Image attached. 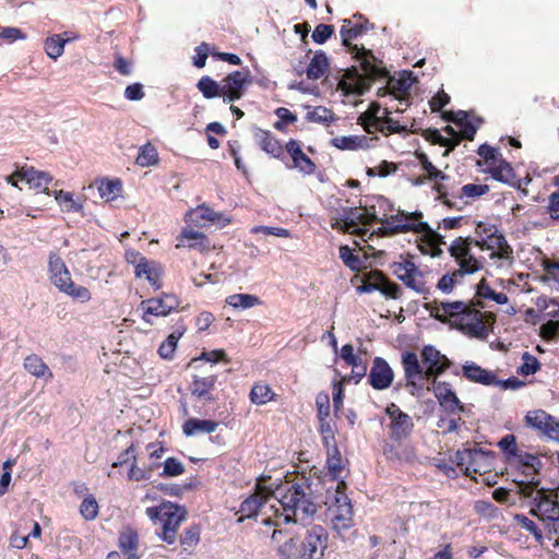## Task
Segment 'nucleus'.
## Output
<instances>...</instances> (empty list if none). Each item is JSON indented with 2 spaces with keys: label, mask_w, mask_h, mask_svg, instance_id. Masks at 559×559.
Masks as SVG:
<instances>
[{
  "label": "nucleus",
  "mask_w": 559,
  "mask_h": 559,
  "mask_svg": "<svg viewBox=\"0 0 559 559\" xmlns=\"http://www.w3.org/2000/svg\"><path fill=\"white\" fill-rule=\"evenodd\" d=\"M372 28L373 25L369 23L368 19L359 13L355 14L352 19H344L342 21L340 28L342 45L360 63L361 70L365 73V75L360 74L355 67L345 71L337 85V88L345 95H364L370 88L371 81L388 74L382 60H379L370 49L352 43V40Z\"/></svg>",
  "instance_id": "nucleus-1"
},
{
  "label": "nucleus",
  "mask_w": 559,
  "mask_h": 559,
  "mask_svg": "<svg viewBox=\"0 0 559 559\" xmlns=\"http://www.w3.org/2000/svg\"><path fill=\"white\" fill-rule=\"evenodd\" d=\"M484 307L480 301H437L433 300L425 305L436 320L442 323H451L454 328L472 337H483L487 335L486 323L488 320H495L492 313L481 312L476 307Z\"/></svg>",
  "instance_id": "nucleus-2"
},
{
  "label": "nucleus",
  "mask_w": 559,
  "mask_h": 559,
  "mask_svg": "<svg viewBox=\"0 0 559 559\" xmlns=\"http://www.w3.org/2000/svg\"><path fill=\"white\" fill-rule=\"evenodd\" d=\"M424 215L420 211L407 213L405 211H397V213L388 221L385 226L379 227L370 234V238L373 236H394L407 231L416 234H424V237L419 243V250L424 254L430 257H440L442 254L441 245H444L443 236L431 229V227L423 222Z\"/></svg>",
  "instance_id": "nucleus-3"
},
{
  "label": "nucleus",
  "mask_w": 559,
  "mask_h": 559,
  "mask_svg": "<svg viewBox=\"0 0 559 559\" xmlns=\"http://www.w3.org/2000/svg\"><path fill=\"white\" fill-rule=\"evenodd\" d=\"M508 468L518 473L521 478L516 480L520 485L521 492L525 497H531L538 481L535 480L542 462L539 457L533 453L524 451L519 447L516 437L512 433L503 436L497 443Z\"/></svg>",
  "instance_id": "nucleus-4"
},
{
  "label": "nucleus",
  "mask_w": 559,
  "mask_h": 559,
  "mask_svg": "<svg viewBox=\"0 0 559 559\" xmlns=\"http://www.w3.org/2000/svg\"><path fill=\"white\" fill-rule=\"evenodd\" d=\"M277 495L282 513H276V518L283 519L286 524L302 522L318 511V503L313 499L311 485L307 479L277 488Z\"/></svg>",
  "instance_id": "nucleus-5"
},
{
  "label": "nucleus",
  "mask_w": 559,
  "mask_h": 559,
  "mask_svg": "<svg viewBox=\"0 0 559 559\" xmlns=\"http://www.w3.org/2000/svg\"><path fill=\"white\" fill-rule=\"evenodd\" d=\"M146 515L153 522L160 523V531L157 536L168 545L175 544L178 537V530L187 518V510L173 502H163L156 507H148Z\"/></svg>",
  "instance_id": "nucleus-6"
},
{
  "label": "nucleus",
  "mask_w": 559,
  "mask_h": 559,
  "mask_svg": "<svg viewBox=\"0 0 559 559\" xmlns=\"http://www.w3.org/2000/svg\"><path fill=\"white\" fill-rule=\"evenodd\" d=\"M48 273L51 284L62 294L80 302H88L92 299L90 289L76 285L71 273L58 252L51 251L48 257Z\"/></svg>",
  "instance_id": "nucleus-7"
},
{
  "label": "nucleus",
  "mask_w": 559,
  "mask_h": 559,
  "mask_svg": "<svg viewBox=\"0 0 559 559\" xmlns=\"http://www.w3.org/2000/svg\"><path fill=\"white\" fill-rule=\"evenodd\" d=\"M346 487L344 480H338L334 492L325 501L333 530L342 537L354 526L353 506L345 492Z\"/></svg>",
  "instance_id": "nucleus-8"
},
{
  "label": "nucleus",
  "mask_w": 559,
  "mask_h": 559,
  "mask_svg": "<svg viewBox=\"0 0 559 559\" xmlns=\"http://www.w3.org/2000/svg\"><path fill=\"white\" fill-rule=\"evenodd\" d=\"M495 459L496 456L492 451H485L478 448L456 452V463L461 468H464L465 475L474 477L473 475L479 474L484 476L483 481L489 486L497 483V474L486 476V474L490 473Z\"/></svg>",
  "instance_id": "nucleus-9"
},
{
  "label": "nucleus",
  "mask_w": 559,
  "mask_h": 559,
  "mask_svg": "<svg viewBox=\"0 0 559 559\" xmlns=\"http://www.w3.org/2000/svg\"><path fill=\"white\" fill-rule=\"evenodd\" d=\"M433 190L437 192L436 200L450 210L462 211L469 203L466 199L475 200L489 191L487 185L467 183L457 192L447 183L436 182Z\"/></svg>",
  "instance_id": "nucleus-10"
},
{
  "label": "nucleus",
  "mask_w": 559,
  "mask_h": 559,
  "mask_svg": "<svg viewBox=\"0 0 559 559\" xmlns=\"http://www.w3.org/2000/svg\"><path fill=\"white\" fill-rule=\"evenodd\" d=\"M390 269L407 288L421 295L430 293V285L427 280L429 272L418 269L411 257L401 255L400 261L393 262Z\"/></svg>",
  "instance_id": "nucleus-11"
},
{
  "label": "nucleus",
  "mask_w": 559,
  "mask_h": 559,
  "mask_svg": "<svg viewBox=\"0 0 559 559\" xmlns=\"http://www.w3.org/2000/svg\"><path fill=\"white\" fill-rule=\"evenodd\" d=\"M475 239L472 237H457L448 248L450 257L459 266L457 270L467 275L474 274L483 269V262L472 253V246Z\"/></svg>",
  "instance_id": "nucleus-12"
},
{
  "label": "nucleus",
  "mask_w": 559,
  "mask_h": 559,
  "mask_svg": "<svg viewBox=\"0 0 559 559\" xmlns=\"http://www.w3.org/2000/svg\"><path fill=\"white\" fill-rule=\"evenodd\" d=\"M384 414L388 437L395 440H409L415 428L413 418L393 402L386 405Z\"/></svg>",
  "instance_id": "nucleus-13"
},
{
  "label": "nucleus",
  "mask_w": 559,
  "mask_h": 559,
  "mask_svg": "<svg viewBox=\"0 0 559 559\" xmlns=\"http://www.w3.org/2000/svg\"><path fill=\"white\" fill-rule=\"evenodd\" d=\"M378 78L377 80H379ZM382 79H388L386 86L379 88L378 95H392L404 108H396V111L403 112L409 105L411 88L415 81L412 71H402L397 78L390 76L388 73Z\"/></svg>",
  "instance_id": "nucleus-14"
},
{
  "label": "nucleus",
  "mask_w": 559,
  "mask_h": 559,
  "mask_svg": "<svg viewBox=\"0 0 559 559\" xmlns=\"http://www.w3.org/2000/svg\"><path fill=\"white\" fill-rule=\"evenodd\" d=\"M380 292L386 298L399 299L402 296V288L392 282L382 271L371 270L361 276V285L358 293Z\"/></svg>",
  "instance_id": "nucleus-15"
},
{
  "label": "nucleus",
  "mask_w": 559,
  "mask_h": 559,
  "mask_svg": "<svg viewBox=\"0 0 559 559\" xmlns=\"http://www.w3.org/2000/svg\"><path fill=\"white\" fill-rule=\"evenodd\" d=\"M525 426L537 431L540 438L559 443V419L544 409H535L526 413Z\"/></svg>",
  "instance_id": "nucleus-16"
},
{
  "label": "nucleus",
  "mask_w": 559,
  "mask_h": 559,
  "mask_svg": "<svg viewBox=\"0 0 559 559\" xmlns=\"http://www.w3.org/2000/svg\"><path fill=\"white\" fill-rule=\"evenodd\" d=\"M329 533L321 525H313L307 530L300 544V559H322L328 548Z\"/></svg>",
  "instance_id": "nucleus-17"
},
{
  "label": "nucleus",
  "mask_w": 559,
  "mask_h": 559,
  "mask_svg": "<svg viewBox=\"0 0 559 559\" xmlns=\"http://www.w3.org/2000/svg\"><path fill=\"white\" fill-rule=\"evenodd\" d=\"M382 454L392 464H414L418 461L417 450L409 440H395L388 437L382 445Z\"/></svg>",
  "instance_id": "nucleus-18"
},
{
  "label": "nucleus",
  "mask_w": 559,
  "mask_h": 559,
  "mask_svg": "<svg viewBox=\"0 0 559 559\" xmlns=\"http://www.w3.org/2000/svg\"><path fill=\"white\" fill-rule=\"evenodd\" d=\"M128 263L134 265L135 277L145 276L147 282L156 289L162 287V267L154 261L147 260L144 255L135 250L126 252Z\"/></svg>",
  "instance_id": "nucleus-19"
},
{
  "label": "nucleus",
  "mask_w": 559,
  "mask_h": 559,
  "mask_svg": "<svg viewBox=\"0 0 559 559\" xmlns=\"http://www.w3.org/2000/svg\"><path fill=\"white\" fill-rule=\"evenodd\" d=\"M402 367L404 370L405 386L411 394L423 389V381L426 380L425 368L420 365L418 356L414 352L402 353Z\"/></svg>",
  "instance_id": "nucleus-20"
},
{
  "label": "nucleus",
  "mask_w": 559,
  "mask_h": 559,
  "mask_svg": "<svg viewBox=\"0 0 559 559\" xmlns=\"http://www.w3.org/2000/svg\"><path fill=\"white\" fill-rule=\"evenodd\" d=\"M420 356L425 368L426 380L431 383L436 382L437 378L451 365L447 356L442 355L431 345L424 346Z\"/></svg>",
  "instance_id": "nucleus-21"
},
{
  "label": "nucleus",
  "mask_w": 559,
  "mask_h": 559,
  "mask_svg": "<svg viewBox=\"0 0 559 559\" xmlns=\"http://www.w3.org/2000/svg\"><path fill=\"white\" fill-rule=\"evenodd\" d=\"M250 82V71L248 69L246 71H233L227 74L222 82L223 103L230 104L240 99Z\"/></svg>",
  "instance_id": "nucleus-22"
},
{
  "label": "nucleus",
  "mask_w": 559,
  "mask_h": 559,
  "mask_svg": "<svg viewBox=\"0 0 559 559\" xmlns=\"http://www.w3.org/2000/svg\"><path fill=\"white\" fill-rule=\"evenodd\" d=\"M531 514L537 516L543 522L559 521V501L558 493L547 495L543 490H537L534 497V506Z\"/></svg>",
  "instance_id": "nucleus-23"
},
{
  "label": "nucleus",
  "mask_w": 559,
  "mask_h": 559,
  "mask_svg": "<svg viewBox=\"0 0 559 559\" xmlns=\"http://www.w3.org/2000/svg\"><path fill=\"white\" fill-rule=\"evenodd\" d=\"M433 394L440 407L449 415H459L465 412L464 404L460 401L451 385L444 381L432 382Z\"/></svg>",
  "instance_id": "nucleus-24"
},
{
  "label": "nucleus",
  "mask_w": 559,
  "mask_h": 559,
  "mask_svg": "<svg viewBox=\"0 0 559 559\" xmlns=\"http://www.w3.org/2000/svg\"><path fill=\"white\" fill-rule=\"evenodd\" d=\"M475 246L481 250L491 251V259H499L508 262L509 264L513 261V250L506 240L504 236L498 230L493 234H488V237L481 240L475 239Z\"/></svg>",
  "instance_id": "nucleus-25"
},
{
  "label": "nucleus",
  "mask_w": 559,
  "mask_h": 559,
  "mask_svg": "<svg viewBox=\"0 0 559 559\" xmlns=\"http://www.w3.org/2000/svg\"><path fill=\"white\" fill-rule=\"evenodd\" d=\"M394 380V371L382 357H374L368 373V384L378 391L389 389Z\"/></svg>",
  "instance_id": "nucleus-26"
},
{
  "label": "nucleus",
  "mask_w": 559,
  "mask_h": 559,
  "mask_svg": "<svg viewBox=\"0 0 559 559\" xmlns=\"http://www.w3.org/2000/svg\"><path fill=\"white\" fill-rule=\"evenodd\" d=\"M273 495L274 492L269 487L258 485L254 492L241 502L238 511L241 515L238 522L255 516Z\"/></svg>",
  "instance_id": "nucleus-27"
},
{
  "label": "nucleus",
  "mask_w": 559,
  "mask_h": 559,
  "mask_svg": "<svg viewBox=\"0 0 559 559\" xmlns=\"http://www.w3.org/2000/svg\"><path fill=\"white\" fill-rule=\"evenodd\" d=\"M284 154L292 159V167L304 175H312L316 173V163L304 153L301 142L290 139L285 144Z\"/></svg>",
  "instance_id": "nucleus-28"
},
{
  "label": "nucleus",
  "mask_w": 559,
  "mask_h": 559,
  "mask_svg": "<svg viewBox=\"0 0 559 559\" xmlns=\"http://www.w3.org/2000/svg\"><path fill=\"white\" fill-rule=\"evenodd\" d=\"M253 139L255 144L272 158L284 162L286 155L284 154L285 145L277 139L270 130L261 128L253 129Z\"/></svg>",
  "instance_id": "nucleus-29"
},
{
  "label": "nucleus",
  "mask_w": 559,
  "mask_h": 559,
  "mask_svg": "<svg viewBox=\"0 0 559 559\" xmlns=\"http://www.w3.org/2000/svg\"><path fill=\"white\" fill-rule=\"evenodd\" d=\"M170 299L171 302H167V300L162 299V297L143 300L140 306L141 309L143 310L142 319L147 323H152L150 320V316H168L171 311L176 310L179 307V300L177 297H171Z\"/></svg>",
  "instance_id": "nucleus-30"
},
{
  "label": "nucleus",
  "mask_w": 559,
  "mask_h": 559,
  "mask_svg": "<svg viewBox=\"0 0 559 559\" xmlns=\"http://www.w3.org/2000/svg\"><path fill=\"white\" fill-rule=\"evenodd\" d=\"M21 180H25L31 188L50 195L48 185L52 181V176L49 173L25 165L22 167Z\"/></svg>",
  "instance_id": "nucleus-31"
},
{
  "label": "nucleus",
  "mask_w": 559,
  "mask_h": 559,
  "mask_svg": "<svg viewBox=\"0 0 559 559\" xmlns=\"http://www.w3.org/2000/svg\"><path fill=\"white\" fill-rule=\"evenodd\" d=\"M216 382V374H210L206 377L194 376L190 386L192 396L203 400L204 402H214L215 397L212 392L215 389Z\"/></svg>",
  "instance_id": "nucleus-32"
},
{
  "label": "nucleus",
  "mask_w": 559,
  "mask_h": 559,
  "mask_svg": "<svg viewBox=\"0 0 559 559\" xmlns=\"http://www.w3.org/2000/svg\"><path fill=\"white\" fill-rule=\"evenodd\" d=\"M462 372L471 382L484 385H493L498 382L497 376L492 371L486 370L475 362H466L463 365Z\"/></svg>",
  "instance_id": "nucleus-33"
},
{
  "label": "nucleus",
  "mask_w": 559,
  "mask_h": 559,
  "mask_svg": "<svg viewBox=\"0 0 559 559\" xmlns=\"http://www.w3.org/2000/svg\"><path fill=\"white\" fill-rule=\"evenodd\" d=\"M24 369L32 376L46 381L51 380L53 374L46 362L37 354L27 355L23 362Z\"/></svg>",
  "instance_id": "nucleus-34"
},
{
  "label": "nucleus",
  "mask_w": 559,
  "mask_h": 559,
  "mask_svg": "<svg viewBox=\"0 0 559 559\" xmlns=\"http://www.w3.org/2000/svg\"><path fill=\"white\" fill-rule=\"evenodd\" d=\"M329 68L330 61L326 53L323 50H317L307 67V78L319 80L329 71Z\"/></svg>",
  "instance_id": "nucleus-35"
},
{
  "label": "nucleus",
  "mask_w": 559,
  "mask_h": 559,
  "mask_svg": "<svg viewBox=\"0 0 559 559\" xmlns=\"http://www.w3.org/2000/svg\"><path fill=\"white\" fill-rule=\"evenodd\" d=\"M275 399L276 393L263 381L254 382L249 393L250 402L258 406L265 405L269 402L275 401Z\"/></svg>",
  "instance_id": "nucleus-36"
},
{
  "label": "nucleus",
  "mask_w": 559,
  "mask_h": 559,
  "mask_svg": "<svg viewBox=\"0 0 559 559\" xmlns=\"http://www.w3.org/2000/svg\"><path fill=\"white\" fill-rule=\"evenodd\" d=\"M218 427V423L211 419L189 418L182 425V431L186 436L197 433H212Z\"/></svg>",
  "instance_id": "nucleus-37"
},
{
  "label": "nucleus",
  "mask_w": 559,
  "mask_h": 559,
  "mask_svg": "<svg viewBox=\"0 0 559 559\" xmlns=\"http://www.w3.org/2000/svg\"><path fill=\"white\" fill-rule=\"evenodd\" d=\"M488 173L495 180L503 183H512L515 178L513 167L503 157H501L492 167L488 168Z\"/></svg>",
  "instance_id": "nucleus-38"
},
{
  "label": "nucleus",
  "mask_w": 559,
  "mask_h": 559,
  "mask_svg": "<svg viewBox=\"0 0 559 559\" xmlns=\"http://www.w3.org/2000/svg\"><path fill=\"white\" fill-rule=\"evenodd\" d=\"M118 546L123 554L136 552L139 549L138 532L130 526L124 527L119 533Z\"/></svg>",
  "instance_id": "nucleus-39"
},
{
  "label": "nucleus",
  "mask_w": 559,
  "mask_h": 559,
  "mask_svg": "<svg viewBox=\"0 0 559 559\" xmlns=\"http://www.w3.org/2000/svg\"><path fill=\"white\" fill-rule=\"evenodd\" d=\"M368 139L365 135H343L332 139L334 147L342 151H356L367 146Z\"/></svg>",
  "instance_id": "nucleus-40"
},
{
  "label": "nucleus",
  "mask_w": 559,
  "mask_h": 559,
  "mask_svg": "<svg viewBox=\"0 0 559 559\" xmlns=\"http://www.w3.org/2000/svg\"><path fill=\"white\" fill-rule=\"evenodd\" d=\"M201 527L199 524H191L186 527L179 537V543L182 549L187 552H192L200 543Z\"/></svg>",
  "instance_id": "nucleus-41"
},
{
  "label": "nucleus",
  "mask_w": 559,
  "mask_h": 559,
  "mask_svg": "<svg viewBox=\"0 0 559 559\" xmlns=\"http://www.w3.org/2000/svg\"><path fill=\"white\" fill-rule=\"evenodd\" d=\"M197 88L206 99H212L215 97L223 98L222 84H219L217 81H215L209 75H204L198 81Z\"/></svg>",
  "instance_id": "nucleus-42"
},
{
  "label": "nucleus",
  "mask_w": 559,
  "mask_h": 559,
  "mask_svg": "<svg viewBox=\"0 0 559 559\" xmlns=\"http://www.w3.org/2000/svg\"><path fill=\"white\" fill-rule=\"evenodd\" d=\"M381 111V106L378 103H371L369 108L362 112L358 122L362 126L366 132L373 133V128L379 124V120L382 116H379Z\"/></svg>",
  "instance_id": "nucleus-43"
},
{
  "label": "nucleus",
  "mask_w": 559,
  "mask_h": 559,
  "mask_svg": "<svg viewBox=\"0 0 559 559\" xmlns=\"http://www.w3.org/2000/svg\"><path fill=\"white\" fill-rule=\"evenodd\" d=\"M467 275L460 270H453L451 272L445 273L440 277L436 287L438 290L443 294H451L454 287L463 282L464 276Z\"/></svg>",
  "instance_id": "nucleus-44"
},
{
  "label": "nucleus",
  "mask_w": 559,
  "mask_h": 559,
  "mask_svg": "<svg viewBox=\"0 0 559 559\" xmlns=\"http://www.w3.org/2000/svg\"><path fill=\"white\" fill-rule=\"evenodd\" d=\"M415 156L421 165L423 169L427 171L428 180L445 183V181L450 179V176L445 175L433 166V164L429 160L428 156L424 152L417 151Z\"/></svg>",
  "instance_id": "nucleus-45"
},
{
  "label": "nucleus",
  "mask_w": 559,
  "mask_h": 559,
  "mask_svg": "<svg viewBox=\"0 0 559 559\" xmlns=\"http://www.w3.org/2000/svg\"><path fill=\"white\" fill-rule=\"evenodd\" d=\"M391 111L388 108L383 109V116L379 120V124H377L373 128L374 132H381L384 135L393 134V133H400L402 131H405V127L401 126L399 121L392 119L390 117Z\"/></svg>",
  "instance_id": "nucleus-46"
},
{
  "label": "nucleus",
  "mask_w": 559,
  "mask_h": 559,
  "mask_svg": "<svg viewBox=\"0 0 559 559\" xmlns=\"http://www.w3.org/2000/svg\"><path fill=\"white\" fill-rule=\"evenodd\" d=\"M160 465V463H151L146 467L142 468L138 466L136 457L130 464L128 479L131 481L148 480L152 477L153 472Z\"/></svg>",
  "instance_id": "nucleus-47"
},
{
  "label": "nucleus",
  "mask_w": 559,
  "mask_h": 559,
  "mask_svg": "<svg viewBox=\"0 0 559 559\" xmlns=\"http://www.w3.org/2000/svg\"><path fill=\"white\" fill-rule=\"evenodd\" d=\"M226 304L235 309H248L262 304V300L250 294H234L226 298Z\"/></svg>",
  "instance_id": "nucleus-48"
},
{
  "label": "nucleus",
  "mask_w": 559,
  "mask_h": 559,
  "mask_svg": "<svg viewBox=\"0 0 559 559\" xmlns=\"http://www.w3.org/2000/svg\"><path fill=\"white\" fill-rule=\"evenodd\" d=\"M460 118H457L456 126L460 128V134L463 139L473 141L474 136L479 128V124L483 122L480 118H477L478 124H474L469 119L468 115L464 110H459Z\"/></svg>",
  "instance_id": "nucleus-49"
},
{
  "label": "nucleus",
  "mask_w": 559,
  "mask_h": 559,
  "mask_svg": "<svg viewBox=\"0 0 559 559\" xmlns=\"http://www.w3.org/2000/svg\"><path fill=\"white\" fill-rule=\"evenodd\" d=\"M53 197L57 203L61 206V210L63 212H81L83 210V204L75 201L73 198V193L71 192L56 190L53 192Z\"/></svg>",
  "instance_id": "nucleus-50"
},
{
  "label": "nucleus",
  "mask_w": 559,
  "mask_h": 559,
  "mask_svg": "<svg viewBox=\"0 0 559 559\" xmlns=\"http://www.w3.org/2000/svg\"><path fill=\"white\" fill-rule=\"evenodd\" d=\"M277 548V555L282 559H297L300 557V545L297 534L293 535Z\"/></svg>",
  "instance_id": "nucleus-51"
},
{
  "label": "nucleus",
  "mask_w": 559,
  "mask_h": 559,
  "mask_svg": "<svg viewBox=\"0 0 559 559\" xmlns=\"http://www.w3.org/2000/svg\"><path fill=\"white\" fill-rule=\"evenodd\" d=\"M306 120L309 122H317L329 126L331 122L336 120V116L333 110L326 107L316 106L307 112Z\"/></svg>",
  "instance_id": "nucleus-52"
},
{
  "label": "nucleus",
  "mask_w": 559,
  "mask_h": 559,
  "mask_svg": "<svg viewBox=\"0 0 559 559\" xmlns=\"http://www.w3.org/2000/svg\"><path fill=\"white\" fill-rule=\"evenodd\" d=\"M328 451V459H326V467L329 475L335 480L338 479L341 476V473L343 471V459L341 455V452L335 445L334 448H331V450Z\"/></svg>",
  "instance_id": "nucleus-53"
},
{
  "label": "nucleus",
  "mask_w": 559,
  "mask_h": 559,
  "mask_svg": "<svg viewBox=\"0 0 559 559\" xmlns=\"http://www.w3.org/2000/svg\"><path fill=\"white\" fill-rule=\"evenodd\" d=\"M122 186L119 179L102 180L98 185V192L102 199L106 201L115 200L121 192Z\"/></svg>",
  "instance_id": "nucleus-54"
},
{
  "label": "nucleus",
  "mask_w": 559,
  "mask_h": 559,
  "mask_svg": "<svg viewBox=\"0 0 559 559\" xmlns=\"http://www.w3.org/2000/svg\"><path fill=\"white\" fill-rule=\"evenodd\" d=\"M135 162L141 167L156 165L158 163V153L156 147L151 143H146L141 146Z\"/></svg>",
  "instance_id": "nucleus-55"
},
{
  "label": "nucleus",
  "mask_w": 559,
  "mask_h": 559,
  "mask_svg": "<svg viewBox=\"0 0 559 559\" xmlns=\"http://www.w3.org/2000/svg\"><path fill=\"white\" fill-rule=\"evenodd\" d=\"M67 41L68 39L62 38L60 34L46 38L44 49L47 56L53 60L59 58L64 51V45Z\"/></svg>",
  "instance_id": "nucleus-56"
},
{
  "label": "nucleus",
  "mask_w": 559,
  "mask_h": 559,
  "mask_svg": "<svg viewBox=\"0 0 559 559\" xmlns=\"http://www.w3.org/2000/svg\"><path fill=\"white\" fill-rule=\"evenodd\" d=\"M514 522L522 530H524L527 533H530L531 535H533V537L535 538V540L537 543H539V544L543 543V532L533 520H531L530 518H527L524 514H515Z\"/></svg>",
  "instance_id": "nucleus-57"
},
{
  "label": "nucleus",
  "mask_w": 559,
  "mask_h": 559,
  "mask_svg": "<svg viewBox=\"0 0 559 559\" xmlns=\"http://www.w3.org/2000/svg\"><path fill=\"white\" fill-rule=\"evenodd\" d=\"M99 506L93 495H87L80 504V514L86 521H93L98 516Z\"/></svg>",
  "instance_id": "nucleus-58"
},
{
  "label": "nucleus",
  "mask_w": 559,
  "mask_h": 559,
  "mask_svg": "<svg viewBox=\"0 0 559 559\" xmlns=\"http://www.w3.org/2000/svg\"><path fill=\"white\" fill-rule=\"evenodd\" d=\"M263 524L266 526H275L271 534V542L276 546V549L285 543V539L287 540L293 535L292 531L287 528H280L278 521H273L271 518L264 519Z\"/></svg>",
  "instance_id": "nucleus-59"
},
{
  "label": "nucleus",
  "mask_w": 559,
  "mask_h": 559,
  "mask_svg": "<svg viewBox=\"0 0 559 559\" xmlns=\"http://www.w3.org/2000/svg\"><path fill=\"white\" fill-rule=\"evenodd\" d=\"M340 258L343 263L352 271H360L364 267V261L360 257L353 253L348 246L340 247Z\"/></svg>",
  "instance_id": "nucleus-60"
},
{
  "label": "nucleus",
  "mask_w": 559,
  "mask_h": 559,
  "mask_svg": "<svg viewBox=\"0 0 559 559\" xmlns=\"http://www.w3.org/2000/svg\"><path fill=\"white\" fill-rule=\"evenodd\" d=\"M522 360L523 362L516 370V373L520 376L527 377L536 373L540 369V362L538 359L528 352H525L522 355Z\"/></svg>",
  "instance_id": "nucleus-61"
},
{
  "label": "nucleus",
  "mask_w": 559,
  "mask_h": 559,
  "mask_svg": "<svg viewBox=\"0 0 559 559\" xmlns=\"http://www.w3.org/2000/svg\"><path fill=\"white\" fill-rule=\"evenodd\" d=\"M274 112L278 120L274 122L273 127L280 132H285L288 124L297 121V116L286 107H278Z\"/></svg>",
  "instance_id": "nucleus-62"
},
{
  "label": "nucleus",
  "mask_w": 559,
  "mask_h": 559,
  "mask_svg": "<svg viewBox=\"0 0 559 559\" xmlns=\"http://www.w3.org/2000/svg\"><path fill=\"white\" fill-rule=\"evenodd\" d=\"M342 214L350 229L360 228L358 225L365 226L366 215L361 207H344Z\"/></svg>",
  "instance_id": "nucleus-63"
},
{
  "label": "nucleus",
  "mask_w": 559,
  "mask_h": 559,
  "mask_svg": "<svg viewBox=\"0 0 559 559\" xmlns=\"http://www.w3.org/2000/svg\"><path fill=\"white\" fill-rule=\"evenodd\" d=\"M162 477H176L185 473L183 464L176 457H168L163 463Z\"/></svg>",
  "instance_id": "nucleus-64"
}]
</instances>
